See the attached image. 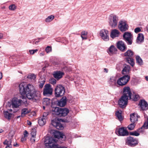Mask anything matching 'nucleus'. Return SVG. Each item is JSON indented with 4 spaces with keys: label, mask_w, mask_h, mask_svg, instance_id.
<instances>
[{
    "label": "nucleus",
    "mask_w": 148,
    "mask_h": 148,
    "mask_svg": "<svg viewBox=\"0 0 148 148\" xmlns=\"http://www.w3.org/2000/svg\"><path fill=\"white\" fill-rule=\"evenodd\" d=\"M48 115V113L47 112H44L42 117L45 118V119H47V116Z\"/></svg>",
    "instance_id": "54"
},
{
    "label": "nucleus",
    "mask_w": 148,
    "mask_h": 148,
    "mask_svg": "<svg viewBox=\"0 0 148 148\" xmlns=\"http://www.w3.org/2000/svg\"><path fill=\"white\" fill-rule=\"evenodd\" d=\"M27 124L28 125H30L32 124V123L30 121H27Z\"/></svg>",
    "instance_id": "60"
},
{
    "label": "nucleus",
    "mask_w": 148,
    "mask_h": 148,
    "mask_svg": "<svg viewBox=\"0 0 148 148\" xmlns=\"http://www.w3.org/2000/svg\"><path fill=\"white\" fill-rule=\"evenodd\" d=\"M14 146L16 147H18V145L16 143H14L13 144Z\"/></svg>",
    "instance_id": "57"
},
{
    "label": "nucleus",
    "mask_w": 148,
    "mask_h": 148,
    "mask_svg": "<svg viewBox=\"0 0 148 148\" xmlns=\"http://www.w3.org/2000/svg\"><path fill=\"white\" fill-rule=\"evenodd\" d=\"M123 95L122 96L131 99L132 93L130 89L129 86H125L123 88Z\"/></svg>",
    "instance_id": "16"
},
{
    "label": "nucleus",
    "mask_w": 148,
    "mask_h": 148,
    "mask_svg": "<svg viewBox=\"0 0 148 148\" xmlns=\"http://www.w3.org/2000/svg\"><path fill=\"white\" fill-rule=\"evenodd\" d=\"M116 115L118 119L121 121L123 119V117L121 115V110L118 111L116 112Z\"/></svg>",
    "instance_id": "29"
},
{
    "label": "nucleus",
    "mask_w": 148,
    "mask_h": 148,
    "mask_svg": "<svg viewBox=\"0 0 148 148\" xmlns=\"http://www.w3.org/2000/svg\"><path fill=\"white\" fill-rule=\"evenodd\" d=\"M28 77L31 79H34L36 78V76L34 74H31L29 75Z\"/></svg>",
    "instance_id": "47"
},
{
    "label": "nucleus",
    "mask_w": 148,
    "mask_h": 148,
    "mask_svg": "<svg viewBox=\"0 0 148 148\" xmlns=\"http://www.w3.org/2000/svg\"><path fill=\"white\" fill-rule=\"evenodd\" d=\"M129 98L122 96L118 101V104L119 106L122 108L126 107L127 103L128 100Z\"/></svg>",
    "instance_id": "10"
},
{
    "label": "nucleus",
    "mask_w": 148,
    "mask_h": 148,
    "mask_svg": "<svg viewBox=\"0 0 148 148\" xmlns=\"http://www.w3.org/2000/svg\"><path fill=\"white\" fill-rule=\"evenodd\" d=\"M99 36L104 41H107L109 40V31L107 29H102L99 32Z\"/></svg>",
    "instance_id": "8"
},
{
    "label": "nucleus",
    "mask_w": 148,
    "mask_h": 148,
    "mask_svg": "<svg viewBox=\"0 0 148 148\" xmlns=\"http://www.w3.org/2000/svg\"><path fill=\"white\" fill-rule=\"evenodd\" d=\"M55 90V96L57 97L62 96L65 92L64 87L60 85L57 86Z\"/></svg>",
    "instance_id": "7"
},
{
    "label": "nucleus",
    "mask_w": 148,
    "mask_h": 148,
    "mask_svg": "<svg viewBox=\"0 0 148 148\" xmlns=\"http://www.w3.org/2000/svg\"><path fill=\"white\" fill-rule=\"evenodd\" d=\"M3 37V35L2 34L0 33V39L2 38Z\"/></svg>",
    "instance_id": "61"
},
{
    "label": "nucleus",
    "mask_w": 148,
    "mask_h": 148,
    "mask_svg": "<svg viewBox=\"0 0 148 148\" xmlns=\"http://www.w3.org/2000/svg\"><path fill=\"white\" fill-rule=\"evenodd\" d=\"M38 51V50L37 49L35 50H30L29 51V52L31 54L33 55L36 52Z\"/></svg>",
    "instance_id": "48"
},
{
    "label": "nucleus",
    "mask_w": 148,
    "mask_h": 148,
    "mask_svg": "<svg viewBox=\"0 0 148 148\" xmlns=\"http://www.w3.org/2000/svg\"><path fill=\"white\" fill-rule=\"evenodd\" d=\"M116 78L115 77H111L109 80V82L110 84H115L116 82Z\"/></svg>",
    "instance_id": "37"
},
{
    "label": "nucleus",
    "mask_w": 148,
    "mask_h": 148,
    "mask_svg": "<svg viewBox=\"0 0 148 148\" xmlns=\"http://www.w3.org/2000/svg\"><path fill=\"white\" fill-rule=\"evenodd\" d=\"M139 96L138 95L135 93H134L133 95H132V99L133 100L136 101L139 99Z\"/></svg>",
    "instance_id": "38"
},
{
    "label": "nucleus",
    "mask_w": 148,
    "mask_h": 148,
    "mask_svg": "<svg viewBox=\"0 0 148 148\" xmlns=\"http://www.w3.org/2000/svg\"><path fill=\"white\" fill-rule=\"evenodd\" d=\"M51 133L53 134L54 137L58 139L61 138L63 139V140H65V136L60 132L54 130H51Z\"/></svg>",
    "instance_id": "17"
},
{
    "label": "nucleus",
    "mask_w": 148,
    "mask_h": 148,
    "mask_svg": "<svg viewBox=\"0 0 148 148\" xmlns=\"http://www.w3.org/2000/svg\"><path fill=\"white\" fill-rule=\"evenodd\" d=\"M45 82V80L44 78L43 79V80L41 82H40V84L39 85V87L42 88L43 87V85Z\"/></svg>",
    "instance_id": "46"
},
{
    "label": "nucleus",
    "mask_w": 148,
    "mask_h": 148,
    "mask_svg": "<svg viewBox=\"0 0 148 148\" xmlns=\"http://www.w3.org/2000/svg\"><path fill=\"white\" fill-rule=\"evenodd\" d=\"M36 136H32L30 138V141L32 143L35 142Z\"/></svg>",
    "instance_id": "53"
},
{
    "label": "nucleus",
    "mask_w": 148,
    "mask_h": 148,
    "mask_svg": "<svg viewBox=\"0 0 148 148\" xmlns=\"http://www.w3.org/2000/svg\"><path fill=\"white\" fill-rule=\"evenodd\" d=\"M53 114L59 115L60 116H65L69 112V110L66 108H61L56 107L53 108Z\"/></svg>",
    "instance_id": "4"
},
{
    "label": "nucleus",
    "mask_w": 148,
    "mask_h": 148,
    "mask_svg": "<svg viewBox=\"0 0 148 148\" xmlns=\"http://www.w3.org/2000/svg\"><path fill=\"white\" fill-rule=\"evenodd\" d=\"M45 55L44 53V52H42L40 53V55L41 56H43Z\"/></svg>",
    "instance_id": "58"
},
{
    "label": "nucleus",
    "mask_w": 148,
    "mask_h": 148,
    "mask_svg": "<svg viewBox=\"0 0 148 148\" xmlns=\"http://www.w3.org/2000/svg\"><path fill=\"white\" fill-rule=\"evenodd\" d=\"M22 100L16 98H14L12 102H8L6 105L8 110L10 112H15L18 110L19 106L20 105Z\"/></svg>",
    "instance_id": "2"
},
{
    "label": "nucleus",
    "mask_w": 148,
    "mask_h": 148,
    "mask_svg": "<svg viewBox=\"0 0 148 148\" xmlns=\"http://www.w3.org/2000/svg\"><path fill=\"white\" fill-rule=\"evenodd\" d=\"M28 133L26 130H25L23 133V135L24 137L27 138V136Z\"/></svg>",
    "instance_id": "55"
},
{
    "label": "nucleus",
    "mask_w": 148,
    "mask_h": 148,
    "mask_svg": "<svg viewBox=\"0 0 148 148\" xmlns=\"http://www.w3.org/2000/svg\"><path fill=\"white\" fill-rule=\"evenodd\" d=\"M53 92V89L51 85L49 84H46L43 89V94L45 96L51 95Z\"/></svg>",
    "instance_id": "14"
},
{
    "label": "nucleus",
    "mask_w": 148,
    "mask_h": 148,
    "mask_svg": "<svg viewBox=\"0 0 148 148\" xmlns=\"http://www.w3.org/2000/svg\"><path fill=\"white\" fill-rule=\"evenodd\" d=\"M26 140V138L25 137H23L21 138V141L22 142H24Z\"/></svg>",
    "instance_id": "56"
},
{
    "label": "nucleus",
    "mask_w": 148,
    "mask_h": 148,
    "mask_svg": "<svg viewBox=\"0 0 148 148\" xmlns=\"http://www.w3.org/2000/svg\"><path fill=\"white\" fill-rule=\"evenodd\" d=\"M139 105L141 109L143 110H146L148 108V104L144 100H141L139 103Z\"/></svg>",
    "instance_id": "18"
},
{
    "label": "nucleus",
    "mask_w": 148,
    "mask_h": 148,
    "mask_svg": "<svg viewBox=\"0 0 148 148\" xmlns=\"http://www.w3.org/2000/svg\"><path fill=\"white\" fill-rule=\"evenodd\" d=\"M134 54L133 52L130 50H128L126 52L124 53V55L125 56H128L130 57H132Z\"/></svg>",
    "instance_id": "32"
},
{
    "label": "nucleus",
    "mask_w": 148,
    "mask_h": 148,
    "mask_svg": "<svg viewBox=\"0 0 148 148\" xmlns=\"http://www.w3.org/2000/svg\"><path fill=\"white\" fill-rule=\"evenodd\" d=\"M144 39V37L143 34L140 33L138 34L137 37L136 42L138 43H140L143 42Z\"/></svg>",
    "instance_id": "26"
},
{
    "label": "nucleus",
    "mask_w": 148,
    "mask_h": 148,
    "mask_svg": "<svg viewBox=\"0 0 148 148\" xmlns=\"http://www.w3.org/2000/svg\"><path fill=\"white\" fill-rule=\"evenodd\" d=\"M116 133L119 136H124L128 135L129 133L127 130L126 128L124 127H122L116 129Z\"/></svg>",
    "instance_id": "13"
},
{
    "label": "nucleus",
    "mask_w": 148,
    "mask_h": 148,
    "mask_svg": "<svg viewBox=\"0 0 148 148\" xmlns=\"http://www.w3.org/2000/svg\"><path fill=\"white\" fill-rule=\"evenodd\" d=\"M50 103V100L47 98H46L44 99L43 101V103L44 105L48 106L49 105Z\"/></svg>",
    "instance_id": "36"
},
{
    "label": "nucleus",
    "mask_w": 148,
    "mask_h": 148,
    "mask_svg": "<svg viewBox=\"0 0 148 148\" xmlns=\"http://www.w3.org/2000/svg\"><path fill=\"white\" fill-rule=\"evenodd\" d=\"M9 8L11 10L14 11L16 9V7L14 4H13L9 6Z\"/></svg>",
    "instance_id": "41"
},
{
    "label": "nucleus",
    "mask_w": 148,
    "mask_h": 148,
    "mask_svg": "<svg viewBox=\"0 0 148 148\" xmlns=\"http://www.w3.org/2000/svg\"><path fill=\"white\" fill-rule=\"evenodd\" d=\"M4 115L5 117L8 120H10L12 116V114L9 113L8 111L4 112Z\"/></svg>",
    "instance_id": "31"
},
{
    "label": "nucleus",
    "mask_w": 148,
    "mask_h": 148,
    "mask_svg": "<svg viewBox=\"0 0 148 148\" xmlns=\"http://www.w3.org/2000/svg\"><path fill=\"white\" fill-rule=\"evenodd\" d=\"M104 72H106V73H107L108 72V70L106 68H105L104 69Z\"/></svg>",
    "instance_id": "63"
},
{
    "label": "nucleus",
    "mask_w": 148,
    "mask_h": 148,
    "mask_svg": "<svg viewBox=\"0 0 148 148\" xmlns=\"http://www.w3.org/2000/svg\"><path fill=\"white\" fill-rule=\"evenodd\" d=\"M130 135L135 136H138L140 135V134L137 130V131L131 132L130 133Z\"/></svg>",
    "instance_id": "44"
},
{
    "label": "nucleus",
    "mask_w": 148,
    "mask_h": 148,
    "mask_svg": "<svg viewBox=\"0 0 148 148\" xmlns=\"http://www.w3.org/2000/svg\"><path fill=\"white\" fill-rule=\"evenodd\" d=\"M126 143L130 146H134L138 144V141L132 137H130L127 138Z\"/></svg>",
    "instance_id": "15"
},
{
    "label": "nucleus",
    "mask_w": 148,
    "mask_h": 148,
    "mask_svg": "<svg viewBox=\"0 0 148 148\" xmlns=\"http://www.w3.org/2000/svg\"><path fill=\"white\" fill-rule=\"evenodd\" d=\"M117 49L113 45H111L108 49V51L109 55H112L115 53L116 52Z\"/></svg>",
    "instance_id": "24"
},
{
    "label": "nucleus",
    "mask_w": 148,
    "mask_h": 148,
    "mask_svg": "<svg viewBox=\"0 0 148 148\" xmlns=\"http://www.w3.org/2000/svg\"><path fill=\"white\" fill-rule=\"evenodd\" d=\"M55 142L53 138L46 137L45 140V148H59L58 146L55 144Z\"/></svg>",
    "instance_id": "3"
},
{
    "label": "nucleus",
    "mask_w": 148,
    "mask_h": 148,
    "mask_svg": "<svg viewBox=\"0 0 148 148\" xmlns=\"http://www.w3.org/2000/svg\"><path fill=\"white\" fill-rule=\"evenodd\" d=\"M147 120L143 125V127H144L145 129H148V117H147Z\"/></svg>",
    "instance_id": "42"
},
{
    "label": "nucleus",
    "mask_w": 148,
    "mask_h": 148,
    "mask_svg": "<svg viewBox=\"0 0 148 148\" xmlns=\"http://www.w3.org/2000/svg\"><path fill=\"white\" fill-rule=\"evenodd\" d=\"M117 47L119 49L122 51H124L126 49V47L124 42L121 41L118 42Z\"/></svg>",
    "instance_id": "19"
},
{
    "label": "nucleus",
    "mask_w": 148,
    "mask_h": 148,
    "mask_svg": "<svg viewBox=\"0 0 148 148\" xmlns=\"http://www.w3.org/2000/svg\"><path fill=\"white\" fill-rule=\"evenodd\" d=\"M87 32L85 31H83L81 32V36L83 40L87 39Z\"/></svg>",
    "instance_id": "33"
},
{
    "label": "nucleus",
    "mask_w": 148,
    "mask_h": 148,
    "mask_svg": "<svg viewBox=\"0 0 148 148\" xmlns=\"http://www.w3.org/2000/svg\"><path fill=\"white\" fill-rule=\"evenodd\" d=\"M120 32L117 29H114L112 30L110 36L111 38L113 39L118 37L120 34Z\"/></svg>",
    "instance_id": "20"
},
{
    "label": "nucleus",
    "mask_w": 148,
    "mask_h": 148,
    "mask_svg": "<svg viewBox=\"0 0 148 148\" xmlns=\"http://www.w3.org/2000/svg\"><path fill=\"white\" fill-rule=\"evenodd\" d=\"M130 67L129 65L125 64L122 71V74L125 75H128L130 71Z\"/></svg>",
    "instance_id": "22"
},
{
    "label": "nucleus",
    "mask_w": 148,
    "mask_h": 148,
    "mask_svg": "<svg viewBox=\"0 0 148 148\" xmlns=\"http://www.w3.org/2000/svg\"><path fill=\"white\" fill-rule=\"evenodd\" d=\"M51 47L49 46L47 47L45 49V51L47 53H48L51 52Z\"/></svg>",
    "instance_id": "45"
},
{
    "label": "nucleus",
    "mask_w": 148,
    "mask_h": 148,
    "mask_svg": "<svg viewBox=\"0 0 148 148\" xmlns=\"http://www.w3.org/2000/svg\"><path fill=\"white\" fill-rule=\"evenodd\" d=\"M30 111V110L27 108H24L22 109L21 110V116L22 117L24 116L26 114L29 113Z\"/></svg>",
    "instance_id": "28"
},
{
    "label": "nucleus",
    "mask_w": 148,
    "mask_h": 148,
    "mask_svg": "<svg viewBox=\"0 0 148 148\" xmlns=\"http://www.w3.org/2000/svg\"><path fill=\"white\" fill-rule=\"evenodd\" d=\"M127 62L129 63L132 66H133L134 64V62L133 59L130 57L126 58Z\"/></svg>",
    "instance_id": "35"
},
{
    "label": "nucleus",
    "mask_w": 148,
    "mask_h": 148,
    "mask_svg": "<svg viewBox=\"0 0 148 148\" xmlns=\"http://www.w3.org/2000/svg\"><path fill=\"white\" fill-rule=\"evenodd\" d=\"M20 93L21 95V98L25 99L24 103L27 102L26 98L29 99H37L40 97V92L37 91L32 84L22 82L19 85Z\"/></svg>",
    "instance_id": "1"
},
{
    "label": "nucleus",
    "mask_w": 148,
    "mask_h": 148,
    "mask_svg": "<svg viewBox=\"0 0 148 148\" xmlns=\"http://www.w3.org/2000/svg\"><path fill=\"white\" fill-rule=\"evenodd\" d=\"M118 28L122 32L125 31L128 29V26L125 21H120L118 26Z\"/></svg>",
    "instance_id": "12"
},
{
    "label": "nucleus",
    "mask_w": 148,
    "mask_h": 148,
    "mask_svg": "<svg viewBox=\"0 0 148 148\" xmlns=\"http://www.w3.org/2000/svg\"><path fill=\"white\" fill-rule=\"evenodd\" d=\"M119 20V17L116 15L111 14L109 18V23L110 26L112 28H115L117 25Z\"/></svg>",
    "instance_id": "5"
},
{
    "label": "nucleus",
    "mask_w": 148,
    "mask_h": 148,
    "mask_svg": "<svg viewBox=\"0 0 148 148\" xmlns=\"http://www.w3.org/2000/svg\"><path fill=\"white\" fill-rule=\"evenodd\" d=\"M31 134L32 136H36V130L35 128L32 129L31 130Z\"/></svg>",
    "instance_id": "43"
},
{
    "label": "nucleus",
    "mask_w": 148,
    "mask_h": 148,
    "mask_svg": "<svg viewBox=\"0 0 148 148\" xmlns=\"http://www.w3.org/2000/svg\"><path fill=\"white\" fill-rule=\"evenodd\" d=\"M14 134V131H11L10 132L9 134V136L10 137V138H11L12 139V137L13 136Z\"/></svg>",
    "instance_id": "49"
},
{
    "label": "nucleus",
    "mask_w": 148,
    "mask_h": 148,
    "mask_svg": "<svg viewBox=\"0 0 148 148\" xmlns=\"http://www.w3.org/2000/svg\"><path fill=\"white\" fill-rule=\"evenodd\" d=\"M141 31V29L140 27H137L134 29V32L136 33H138L140 32Z\"/></svg>",
    "instance_id": "50"
},
{
    "label": "nucleus",
    "mask_w": 148,
    "mask_h": 148,
    "mask_svg": "<svg viewBox=\"0 0 148 148\" xmlns=\"http://www.w3.org/2000/svg\"><path fill=\"white\" fill-rule=\"evenodd\" d=\"M50 82L52 84H55L56 83V80L54 79H52L50 80Z\"/></svg>",
    "instance_id": "52"
},
{
    "label": "nucleus",
    "mask_w": 148,
    "mask_h": 148,
    "mask_svg": "<svg viewBox=\"0 0 148 148\" xmlns=\"http://www.w3.org/2000/svg\"><path fill=\"white\" fill-rule=\"evenodd\" d=\"M135 124L134 123H132L130 124L127 127V128L128 129L130 130H133L135 127Z\"/></svg>",
    "instance_id": "40"
},
{
    "label": "nucleus",
    "mask_w": 148,
    "mask_h": 148,
    "mask_svg": "<svg viewBox=\"0 0 148 148\" xmlns=\"http://www.w3.org/2000/svg\"><path fill=\"white\" fill-rule=\"evenodd\" d=\"M130 121L132 123H134L138 121V116L137 114L136 113H133L130 115Z\"/></svg>",
    "instance_id": "25"
},
{
    "label": "nucleus",
    "mask_w": 148,
    "mask_h": 148,
    "mask_svg": "<svg viewBox=\"0 0 148 148\" xmlns=\"http://www.w3.org/2000/svg\"><path fill=\"white\" fill-rule=\"evenodd\" d=\"M130 77L128 75H125L120 78L117 81L118 85L120 86L125 85L129 81Z\"/></svg>",
    "instance_id": "6"
},
{
    "label": "nucleus",
    "mask_w": 148,
    "mask_h": 148,
    "mask_svg": "<svg viewBox=\"0 0 148 148\" xmlns=\"http://www.w3.org/2000/svg\"><path fill=\"white\" fill-rule=\"evenodd\" d=\"M39 41H36V42H35L34 43V44H35V45H37L38 44V42Z\"/></svg>",
    "instance_id": "62"
},
{
    "label": "nucleus",
    "mask_w": 148,
    "mask_h": 148,
    "mask_svg": "<svg viewBox=\"0 0 148 148\" xmlns=\"http://www.w3.org/2000/svg\"><path fill=\"white\" fill-rule=\"evenodd\" d=\"M12 141V139L10 138H8V140H6L3 143L5 145H7V146H11Z\"/></svg>",
    "instance_id": "34"
},
{
    "label": "nucleus",
    "mask_w": 148,
    "mask_h": 148,
    "mask_svg": "<svg viewBox=\"0 0 148 148\" xmlns=\"http://www.w3.org/2000/svg\"><path fill=\"white\" fill-rule=\"evenodd\" d=\"M123 37L128 44L130 45L132 44L133 38L130 33L128 32H125L123 35Z\"/></svg>",
    "instance_id": "11"
},
{
    "label": "nucleus",
    "mask_w": 148,
    "mask_h": 148,
    "mask_svg": "<svg viewBox=\"0 0 148 148\" xmlns=\"http://www.w3.org/2000/svg\"><path fill=\"white\" fill-rule=\"evenodd\" d=\"M136 59L137 63L140 65L142 64L143 61L141 59L139 56H136Z\"/></svg>",
    "instance_id": "39"
},
{
    "label": "nucleus",
    "mask_w": 148,
    "mask_h": 148,
    "mask_svg": "<svg viewBox=\"0 0 148 148\" xmlns=\"http://www.w3.org/2000/svg\"><path fill=\"white\" fill-rule=\"evenodd\" d=\"M54 18V16L53 15H51L49 16L45 19V21L47 23H50L53 20Z\"/></svg>",
    "instance_id": "30"
},
{
    "label": "nucleus",
    "mask_w": 148,
    "mask_h": 148,
    "mask_svg": "<svg viewBox=\"0 0 148 148\" xmlns=\"http://www.w3.org/2000/svg\"><path fill=\"white\" fill-rule=\"evenodd\" d=\"M3 77L2 73L1 72H0V80Z\"/></svg>",
    "instance_id": "59"
},
{
    "label": "nucleus",
    "mask_w": 148,
    "mask_h": 148,
    "mask_svg": "<svg viewBox=\"0 0 148 148\" xmlns=\"http://www.w3.org/2000/svg\"><path fill=\"white\" fill-rule=\"evenodd\" d=\"M62 120V119H58L57 118L51 121V124L53 126L58 130H62L64 128L63 126L60 123V121Z\"/></svg>",
    "instance_id": "9"
},
{
    "label": "nucleus",
    "mask_w": 148,
    "mask_h": 148,
    "mask_svg": "<svg viewBox=\"0 0 148 148\" xmlns=\"http://www.w3.org/2000/svg\"><path fill=\"white\" fill-rule=\"evenodd\" d=\"M46 119L45 118L41 117L39 118L38 123L40 126H43L45 124Z\"/></svg>",
    "instance_id": "27"
},
{
    "label": "nucleus",
    "mask_w": 148,
    "mask_h": 148,
    "mask_svg": "<svg viewBox=\"0 0 148 148\" xmlns=\"http://www.w3.org/2000/svg\"><path fill=\"white\" fill-rule=\"evenodd\" d=\"M147 32L148 33V25H147L146 27Z\"/></svg>",
    "instance_id": "64"
},
{
    "label": "nucleus",
    "mask_w": 148,
    "mask_h": 148,
    "mask_svg": "<svg viewBox=\"0 0 148 148\" xmlns=\"http://www.w3.org/2000/svg\"><path fill=\"white\" fill-rule=\"evenodd\" d=\"M143 128L144 129V127H143V125L142 127L141 128L139 129H138L137 130V131L139 133L143 132L144 131V130H143Z\"/></svg>",
    "instance_id": "51"
},
{
    "label": "nucleus",
    "mask_w": 148,
    "mask_h": 148,
    "mask_svg": "<svg viewBox=\"0 0 148 148\" xmlns=\"http://www.w3.org/2000/svg\"><path fill=\"white\" fill-rule=\"evenodd\" d=\"M66 103V97H63L60 101H58L57 105L59 106L62 107L65 105Z\"/></svg>",
    "instance_id": "21"
},
{
    "label": "nucleus",
    "mask_w": 148,
    "mask_h": 148,
    "mask_svg": "<svg viewBox=\"0 0 148 148\" xmlns=\"http://www.w3.org/2000/svg\"><path fill=\"white\" fill-rule=\"evenodd\" d=\"M64 74V73L63 72L58 71L55 72L53 74V75L56 79L58 80L62 77Z\"/></svg>",
    "instance_id": "23"
}]
</instances>
